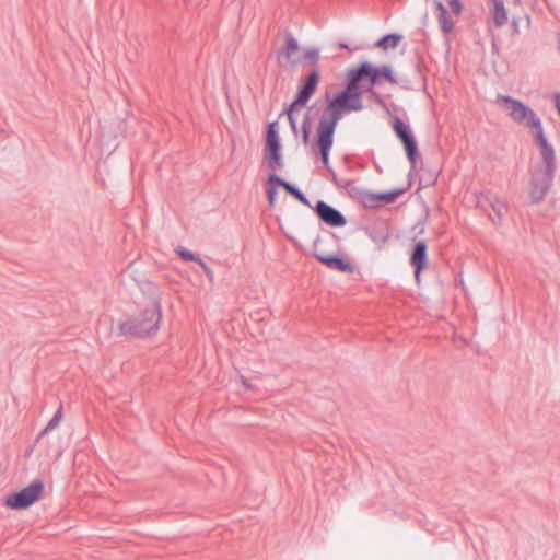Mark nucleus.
I'll return each instance as SVG.
<instances>
[{
    "label": "nucleus",
    "mask_w": 560,
    "mask_h": 560,
    "mask_svg": "<svg viewBox=\"0 0 560 560\" xmlns=\"http://www.w3.org/2000/svg\"><path fill=\"white\" fill-rule=\"evenodd\" d=\"M349 71L353 75H355L357 73H362L361 82L368 80L371 85L381 84L383 79L393 84L397 83V79L394 77L392 68L389 66L374 68L369 62H363L358 68L351 69Z\"/></svg>",
    "instance_id": "nucleus-7"
},
{
    "label": "nucleus",
    "mask_w": 560,
    "mask_h": 560,
    "mask_svg": "<svg viewBox=\"0 0 560 560\" xmlns=\"http://www.w3.org/2000/svg\"><path fill=\"white\" fill-rule=\"evenodd\" d=\"M301 131H302V141H303V143L305 145H307L308 142H310V136H311V115H310V110H307L304 114V118H303L302 126H301Z\"/></svg>",
    "instance_id": "nucleus-23"
},
{
    "label": "nucleus",
    "mask_w": 560,
    "mask_h": 560,
    "mask_svg": "<svg viewBox=\"0 0 560 560\" xmlns=\"http://www.w3.org/2000/svg\"><path fill=\"white\" fill-rule=\"evenodd\" d=\"M315 210L320 220L330 226H342L346 224L345 217L324 201H318Z\"/></svg>",
    "instance_id": "nucleus-10"
},
{
    "label": "nucleus",
    "mask_w": 560,
    "mask_h": 560,
    "mask_svg": "<svg viewBox=\"0 0 560 560\" xmlns=\"http://www.w3.org/2000/svg\"><path fill=\"white\" fill-rule=\"evenodd\" d=\"M340 47L348 48V46L346 44H341Z\"/></svg>",
    "instance_id": "nucleus-33"
},
{
    "label": "nucleus",
    "mask_w": 560,
    "mask_h": 560,
    "mask_svg": "<svg viewBox=\"0 0 560 560\" xmlns=\"http://www.w3.org/2000/svg\"><path fill=\"white\" fill-rule=\"evenodd\" d=\"M513 3H514L515 5H520V4H521V0H513Z\"/></svg>",
    "instance_id": "nucleus-32"
},
{
    "label": "nucleus",
    "mask_w": 560,
    "mask_h": 560,
    "mask_svg": "<svg viewBox=\"0 0 560 560\" xmlns=\"http://www.w3.org/2000/svg\"><path fill=\"white\" fill-rule=\"evenodd\" d=\"M162 319L160 298H154L150 305L136 316L118 325L119 334L126 337L143 338L154 335Z\"/></svg>",
    "instance_id": "nucleus-2"
},
{
    "label": "nucleus",
    "mask_w": 560,
    "mask_h": 560,
    "mask_svg": "<svg viewBox=\"0 0 560 560\" xmlns=\"http://www.w3.org/2000/svg\"><path fill=\"white\" fill-rule=\"evenodd\" d=\"M62 417H63V411H62V406H60L58 408V410L56 411V413L54 415V417L47 423L45 429L40 432L39 438L47 434L48 432L52 431L54 429H56L59 425V423L61 422Z\"/></svg>",
    "instance_id": "nucleus-22"
},
{
    "label": "nucleus",
    "mask_w": 560,
    "mask_h": 560,
    "mask_svg": "<svg viewBox=\"0 0 560 560\" xmlns=\"http://www.w3.org/2000/svg\"><path fill=\"white\" fill-rule=\"evenodd\" d=\"M361 74L353 75L350 71L347 73L348 85L338 93L327 105L318 125L331 130H336L338 121L345 113L358 112L363 108L362 93L360 92Z\"/></svg>",
    "instance_id": "nucleus-1"
},
{
    "label": "nucleus",
    "mask_w": 560,
    "mask_h": 560,
    "mask_svg": "<svg viewBox=\"0 0 560 560\" xmlns=\"http://www.w3.org/2000/svg\"><path fill=\"white\" fill-rule=\"evenodd\" d=\"M556 107H557V109H558V112L560 114V95L559 94L556 95Z\"/></svg>",
    "instance_id": "nucleus-30"
},
{
    "label": "nucleus",
    "mask_w": 560,
    "mask_h": 560,
    "mask_svg": "<svg viewBox=\"0 0 560 560\" xmlns=\"http://www.w3.org/2000/svg\"><path fill=\"white\" fill-rule=\"evenodd\" d=\"M497 103L504 109L508 116L517 124L529 127L535 131L540 129L541 121L537 115L524 103L508 95L499 94Z\"/></svg>",
    "instance_id": "nucleus-3"
},
{
    "label": "nucleus",
    "mask_w": 560,
    "mask_h": 560,
    "mask_svg": "<svg viewBox=\"0 0 560 560\" xmlns=\"http://www.w3.org/2000/svg\"><path fill=\"white\" fill-rule=\"evenodd\" d=\"M176 254L184 260H187V261H196L198 262V259H201L199 256L195 255L194 253H191L190 250L184 248V247H177L175 249Z\"/></svg>",
    "instance_id": "nucleus-25"
},
{
    "label": "nucleus",
    "mask_w": 560,
    "mask_h": 560,
    "mask_svg": "<svg viewBox=\"0 0 560 560\" xmlns=\"http://www.w3.org/2000/svg\"><path fill=\"white\" fill-rule=\"evenodd\" d=\"M488 202L492 210V213L490 214L491 221L494 224L500 225L509 211L508 202L497 195L488 196Z\"/></svg>",
    "instance_id": "nucleus-13"
},
{
    "label": "nucleus",
    "mask_w": 560,
    "mask_h": 560,
    "mask_svg": "<svg viewBox=\"0 0 560 560\" xmlns=\"http://www.w3.org/2000/svg\"><path fill=\"white\" fill-rule=\"evenodd\" d=\"M317 243H315V257L325 264L328 268L339 271H351L352 267L350 264L343 261L341 258L337 256H330L326 254L318 253L316 250Z\"/></svg>",
    "instance_id": "nucleus-17"
},
{
    "label": "nucleus",
    "mask_w": 560,
    "mask_h": 560,
    "mask_svg": "<svg viewBox=\"0 0 560 560\" xmlns=\"http://www.w3.org/2000/svg\"><path fill=\"white\" fill-rule=\"evenodd\" d=\"M432 5L435 10L436 19L442 32L444 34L451 33L454 27V21L448 14L445 5L439 0H433Z\"/></svg>",
    "instance_id": "nucleus-15"
},
{
    "label": "nucleus",
    "mask_w": 560,
    "mask_h": 560,
    "mask_svg": "<svg viewBox=\"0 0 560 560\" xmlns=\"http://www.w3.org/2000/svg\"><path fill=\"white\" fill-rule=\"evenodd\" d=\"M398 191H389L384 194H366L364 196V203L366 206H373L377 201L389 203L393 202L398 197Z\"/></svg>",
    "instance_id": "nucleus-19"
},
{
    "label": "nucleus",
    "mask_w": 560,
    "mask_h": 560,
    "mask_svg": "<svg viewBox=\"0 0 560 560\" xmlns=\"http://www.w3.org/2000/svg\"><path fill=\"white\" fill-rule=\"evenodd\" d=\"M281 54L285 61L290 65H298L301 62L302 55L300 51L299 43L291 34L285 36V46L283 47Z\"/></svg>",
    "instance_id": "nucleus-14"
},
{
    "label": "nucleus",
    "mask_w": 560,
    "mask_h": 560,
    "mask_svg": "<svg viewBox=\"0 0 560 560\" xmlns=\"http://www.w3.org/2000/svg\"><path fill=\"white\" fill-rule=\"evenodd\" d=\"M410 262L415 267V278L417 281H419L420 272L427 266V243L424 241H419L416 243L411 254Z\"/></svg>",
    "instance_id": "nucleus-12"
},
{
    "label": "nucleus",
    "mask_w": 560,
    "mask_h": 560,
    "mask_svg": "<svg viewBox=\"0 0 560 560\" xmlns=\"http://www.w3.org/2000/svg\"><path fill=\"white\" fill-rule=\"evenodd\" d=\"M277 126V121L269 124L265 145V161L267 163V166L272 171H277L283 167L281 144L278 136Z\"/></svg>",
    "instance_id": "nucleus-6"
},
{
    "label": "nucleus",
    "mask_w": 560,
    "mask_h": 560,
    "mask_svg": "<svg viewBox=\"0 0 560 560\" xmlns=\"http://www.w3.org/2000/svg\"><path fill=\"white\" fill-rule=\"evenodd\" d=\"M400 140L405 145L407 156L411 163V166L413 167L416 164V155H417V144H416L415 138L411 135V132L409 131Z\"/></svg>",
    "instance_id": "nucleus-20"
},
{
    "label": "nucleus",
    "mask_w": 560,
    "mask_h": 560,
    "mask_svg": "<svg viewBox=\"0 0 560 560\" xmlns=\"http://www.w3.org/2000/svg\"><path fill=\"white\" fill-rule=\"evenodd\" d=\"M334 133L335 131L331 129L317 126V147L326 167L329 166V151L334 143Z\"/></svg>",
    "instance_id": "nucleus-11"
},
{
    "label": "nucleus",
    "mask_w": 560,
    "mask_h": 560,
    "mask_svg": "<svg viewBox=\"0 0 560 560\" xmlns=\"http://www.w3.org/2000/svg\"><path fill=\"white\" fill-rule=\"evenodd\" d=\"M536 141L540 149L541 163L536 167H541V171H548L555 173L556 170V158L555 151L550 143L545 138L542 127L536 130Z\"/></svg>",
    "instance_id": "nucleus-9"
},
{
    "label": "nucleus",
    "mask_w": 560,
    "mask_h": 560,
    "mask_svg": "<svg viewBox=\"0 0 560 560\" xmlns=\"http://www.w3.org/2000/svg\"><path fill=\"white\" fill-rule=\"evenodd\" d=\"M301 58L306 60L311 66H316L319 60V50L317 48H307L303 51Z\"/></svg>",
    "instance_id": "nucleus-24"
},
{
    "label": "nucleus",
    "mask_w": 560,
    "mask_h": 560,
    "mask_svg": "<svg viewBox=\"0 0 560 560\" xmlns=\"http://www.w3.org/2000/svg\"><path fill=\"white\" fill-rule=\"evenodd\" d=\"M490 14L495 27H502L508 22V12L503 0H488Z\"/></svg>",
    "instance_id": "nucleus-16"
},
{
    "label": "nucleus",
    "mask_w": 560,
    "mask_h": 560,
    "mask_svg": "<svg viewBox=\"0 0 560 560\" xmlns=\"http://www.w3.org/2000/svg\"><path fill=\"white\" fill-rule=\"evenodd\" d=\"M198 264L203 269L208 279L212 282L214 280V273L212 269L202 259H198Z\"/></svg>",
    "instance_id": "nucleus-29"
},
{
    "label": "nucleus",
    "mask_w": 560,
    "mask_h": 560,
    "mask_svg": "<svg viewBox=\"0 0 560 560\" xmlns=\"http://www.w3.org/2000/svg\"><path fill=\"white\" fill-rule=\"evenodd\" d=\"M448 5L451 8V11L455 14V15H459L462 13V3L459 0H450L448 1Z\"/></svg>",
    "instance_id": "nucleus-27"
},
{
    "label": "nucleus",
    "mask_w": 560,
    "mask_h": 560,
    "mask_svg": "<svg viewBox=\"0 0 560 560\" xmlns=\"http://www.w3.org/2000/svg\"><path fill=\"white\" fill-rule=\"evenodd\" d=\"M318 82L319 73L316 70H314L306 77L304 83L299 90L295 100L285 109V115L288 116V120L290 122V127L294 136H298V124L294 115L310 101V98L316 91Z\"/></svg>",
    "instance_id": "nucleus-4"
},
{
    "label": "nucleus",
    "mask_w": 560,
    "mask_h": 560,
    "mask_svg": "<svg viewBox=\"0 0 560 560\" xmlns=\"http://www.w3.org/2000/svg\"><path fill=\"white\" fill-rule=\"evenodd\" d=\"M393 128L399 139H401L405 135H407L410 131L409 128L405 125V122L399 118H395Z\"/></svg>",
    "instance_id": "nucleus-26"
},
{
    "label": "nucleus",
    "mask_w": 560,
    "mask_h": 560,
    "mask_svg": "<svg viewBox=\"0 0 560 560\" xmlns=\"http://www.w3.org/2000/svg\"><path fill=\"white\" fill-rule=\"evenodd\" d=\"M553 174L548 171H541V167H535L529 188V198L533 203L544 200L552 184Z\"/></svg>",
    "instance_id": "nucleus-8"
},
{
    "label": "nucleus",
    "mask_w": 560,
    "mask_h": 560,
    "mask_svg": "<svg viewBox=\"0 0 560 560\" xmlns=\"http://www.w3.org/2000/svg\"><path fill=\"white\" fill-rule=\"evenodd\" d=\"M242 380V384L246 387V388H252L250 384L247 383L246 378L244 376L241 377Z\"/></svg>",
    "instance_id": "nucleus-31"
},
{
    "label": "nucleus",
    "mask_w": 560,
    "mask_h": 560,
    "mask_svg": "<svg viewBox=\"0 0 560 560\" xmlns=\"http://www.w3.org/2000/svg\"><path fill=\"white\" fill-rule=\"evenodd\" d=\"M43 491V481L34 480L30 486L23 488L21 491L8 495L5 499V505L14 510L26 509L40 499Z\"/></svg>",
    "instance_id": "nucleus-5"
},
{
    "label": "nucleus",
    "mask_w": 560,
    "mask_h": 560,
    "mask_svg": "<svg viewBox=\"0 0 560 560\" xmlns=\"http://www.w3.org/2000/svg\"><path fill=\"white\" fill-rule=\"evenodd\" d=\"M402 36L398 34H388L380 38L375 43V47L381 48L383 50H387L389 48L394 49L396 48L399 43L401 42Z\"/></svg>",
    "instance_id": "nucleus-21"
},
{
    "label": "nucleus",
    "mask_w": 560,
    "mask_h": 560,
    "mask_svg": "<svg viewBox=\"0 0 560 560\" xmlns=\"http://www.w3.org/2000/svg\"><path fill=\"white\" fill-rule=\"evenodd\" d=\"M276 196H277V188L275 186H272V184H269V186L267 188V197H268V201H269L270 206L275 205Z\"/></svg>",
    "instance_id": "nucleus-28"
},
{
    "label": "nucleus",
    "mask_w": 560,
    "mask_h": 560,
    "mask_svg": "<svg viewBox=\"0 0 560 560\" xmlns=\"http://www.w3.org/2000/svg\"><path fill=\"white\" fill-rule=\"evenodd\" d=\"M268 184H276L278 186H281L283 187L290 195H292L293 197H295L299 201H301L303 205L305 206H310V201L308 199L304 196V194L302 191H300L296 187H294L292 184H290L289 182H285L284 179H282L281 177H279L278 175H276L275 173L273 174H270L269 177H268Z\"/></svg>",
    "instance_id": "nucleus-18"
}]
</instances>
